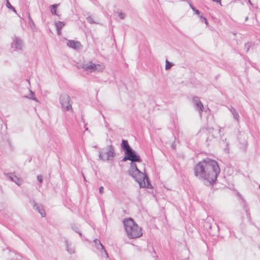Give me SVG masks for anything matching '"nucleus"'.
Returning a JSON list of instances; mask_svg holds the SVG:
<instances>
[{
  "label": "nucleus",
  "instance_id": "nucleus-26",
  "mask_svg": "<svg viewBox=\"0 0 260 260\" xmlns=\"http://www.w3.org/2000/svg\"><path fill=\"white\" fill-rule=\"evenodd\" d=\"M118 15L121 19H123L125 17V14L124 13H122V12H118Z\"/></svg>",
  "mask_w": 260,
  "mask_h": 260
},
{
  "label": "nucleus",
  "instance_id": "nucleus-37",
  "mask_svg": "<svg viewBox=\"0 0 260 260\" xmlns=\"http://www.w3.org/2000/svg\"><path fill=\"white\" fill-rule=\"evenodd\" d=\"M248 20V17H247L246 18H245V20Z\"/></svg>",
  "mask_w": 260,
  "mask_h": 260
},
{
  "label": "nucleus",
  "instance_id": "nucleus-21",
  "mask_svg": "<svg viewBox=\"0 0 260 260\" xmlns=\"http://www.w3.org/2000/svg\"><path fill=\"white\" fill-rule=\"evenodd\" d=\"M173 66V63L169 61L167 59L166 60V70L170 69Z\"/></svg>",
  "mask_w": 260,
  "mask_h": 260
},
{
  "label": "nucleus",
  "instance_id": "nucleus-5",
  "mask_svg": "<svg viewBox=\"0 0 260 260\" xmlns=\"http://www.w3.org/2000/svg\"><path fill=\"white\" fill-rule=\"evenodd\" d=\"M59 100L62 110L63 112H72L73 102L69 95L66 93L61 94L59 96Z\"/></svg>",
  "mask_w": 260,
  "mask_h": 260
},
{
  "label": "nucleus",
  "instance_id": "nucleus-3",
  "mask_svg": "<svg viewBox=\"0 0 260 260\" xmlns=\"http://www.w3.org/2000/svg\"><path fill=\"white\" fill-rule=\"evenodd\" d=\"M123 222L126 234L129 239L137 238L142 236L141 228L133 218L124 219Z\"/></svg>",
  "mask_w": 260,
  "mask_h": 260
},
{
  "label": "nucleus",
  "instance_id": "nucleus-27",
  "mask_svg": "<svg viewBox=\"0 0 260 260\" xmlns=\"http://www.w3.org/2000/svg\"><path fill=\"white\" fill-rule=\"evenodd\" d=\"M37 180L40 183H42L43 181V177L41 175H39L37 176Z\"/></svg>",
  "mask_w": 260,
  "mask_h": 260
},
{
  "label": "nucleus",
  "instance_id": "nucleus-23",
  "mask_svg": "<svg viewBox=\"0 0 260 260\" xmlns=\"http://www.w3.org/2000/svg\"><path fill=\"white\" fill-rule=\"evenodd\" d=\"M87 22L90 24L96 23V22L93 20L91 16H88L86 18Z\"/></svg>",
  "mask_w": 260,
  "mask_h": 260
},
{
  "label": "nucleus",
  "instance_id": "nucleus-36",
  "mask_svg": "<svg viewBox=\"0 0 260 260\" xmlns=\"http://www.w3.org/2000/svg\"><path fill=\"white\" fill-rule=\"evenodd\" d=\"M248 2L251 5H252V4L251 3L250 0H248Z\"/></svg>",
  "mask_w": 260,
  "mask_h": 260
},
{
  "label": "nucleus",
  "instance_id": "nucleus-28",
  "mask_svg": "<svg viewBox=\"0 0 260 260\" xmlns=\"http://www.w3.org/2000/svg\"><path fill=\"white\" fill-rule=\"evenodd\" d=\"M192 11L194 12V13L198 15H200V11L197 9L196 8L193 9Z\"/></svg>",
  "mask_w": 260,
  "mask_h": 260
},
{
  "label": "nucleus",
  "instance_id": "nucleus-16",
  "mask_svg": "<svg viewBox=\"0 0 260 260\" xmlns=\"http://www.w3.org/2000/svg\"><path fill=\"white\" fill-rule=\"evenodd\" d=\"M229 109L230 111H231V112L232 113V114H233V116L234 119L235 120H236V121L237 122H239V118H240L239 113L236 111L235 109L232 106H230L229 108Z\"/></svg>",
  "mask_w": 260,
  "mask_h": 260
},
{
  "label": "nucleus",
  "instance_id": "nucleus-2",
  "mask_svg": "<svg viewBox=\"0 0 260 260\" xmlns=\"http://www.w3.org/2000/svg\"><path fill=\"white\" fill-rule=\"evenodd\" d=\"M124 155L121 161L130 160L131 161L130 167L128 170V174L139 183L141 188L146 186L145 180L148 184L147 187H149V185L151 186L147 175L140 171L135 163L142 162V160L140 155L133 148L125 152Z\"/></svg>",
  "mask_w": 260,
  "mask_h": 260
},
{
  "label": "nucleus",
  "instance_id": "nucleus-17",
  "mask_svg": "<svg viewBox=\"0 0 260 260\" xmlns=\"http://www.w3.org/2000/svg\"><path fill=\"white\" fill-rule=\"evenodd\" d=\"M222 145L223 147L224 151L226 153H229V143L226 141V139L224 140H222Z\"/></svg>",
  "mask_w": 260,
  "mask_h": 260
},
{
  "label": "nucleus",
  "instance_id": "nucleus-34",
  "mask_svg": "<svg viewBox=\"0 0 260 260\" xmlns=\"http://www.w3.org/2000/svg\"><path fill=\"white\" fill-rule=\"evenodd\" d=\"M204 20L205 21V23L206 24H208V21L207 20V19L205 18V17H204Z\"/></svg>",
  "mask_w": 260,
  "mask_h": 260
},
{
  "label": "nucleus",
  "instance_id": "nucleus-15",
  "mask_svg": "<svg viewBox=\"0 0 260 260\" xmlns=\"http://www.w3.org/2000/svg\"><path fill=\"white\" fill-rule=\"evenodd\" d=\"M27 18H28V25H29L30 28H31V29L32 31H36L37 30V28L36 27L34 22L33 21V20L30 16L29 13V12L27 13Z\"/></svg>",
  "mask_w": 260,
  "mask_h": 260
},
{
  "label": "nucleus",
  "instance_id": "nucleus-35",
  "mask_svg": "<svg viewBox=\"0 0 260 260\" xmlns=\"http://www.w3.org/2000/svg\"><path fill=\"white\" fill-rule=\"evenodd\" d=\"M200 17L201 19H203L204 20V17L202 15H201V16H200Z\"/></svg>",
  "mask_w": 260,
  "mask_h": 260
},
{
  "label": "nucleus",
  "instance_id": "nucleus-7",
  "mask_svg": "<svg viewBox=\"0 0 260 260\" xmlns=\"http://www.w3.org/2000/svg\"><path fill=\"white\" fill-rule=\"evenodd\" d=\"M100 67L99 64H95L90 61L88 63L82 64L81 68L84 69L85 71H89L90 72H93L98 70V67Z\"/></svg>",
  "mask_w": 260,
  "mask_h": 260
},
{
  "label": "nucleus",
  "instance_id": "nucleus-8",
  "mask_svg": "<svg viewBox=\"0 0 260 260\" xmlns=\"http://www.w3.org/2000/svg\"><path fill=\"white\" fill-rule=\"evenodd\" d=\"M192 102L194 105L196 109L201 115V112L204 111V107L200 99L198 96H194L192 99Z\"/></svg>",
  "mask_w": 260,
  "mask_h": 260
},
{
  "label": "nucleus",
  "instance_id": "nucleus-22",
  "mask_svg": "<svg viewBox=\"0 0 260 260\" xmlns=\"http://www.w3.org/2000/svg\"><path fill=\"white\" fill-rule=\"evenodd\" d=\"M6 6H7V7L8 9H11V10H12L13 12H14L16 13V10H15V8H14L13 6H12V5H11V4L10 3V2H9L8 1H7V3H6Z\"/></svg>",
  "mask_w": 260,
  "mask_h": 260
},
{
  "label": "nucleus",
  "instance_id": "nucleus-30",
  "mask_svg": "<svg viewBox=\"0 0 260 260\" xmlns=\"http://www.w3.org/2000/svg\"><path fill=\"white\" fill-rule=\"evenodd\" d=\"M104 187L103 186H101L100 188H99V192L100 193V194H103V192H104Z\"/></svg>",
  "mask_w": 260,
  "mask_h": 260
},
{
  "label": "nucleus",
  "instance_id": "nucleus-38",
  "mask_svg": "<svg viewBox=\"0 0 260 260\" xmlns=\"http://www.w3.org/2000/svg\"><path fill=\"white\" fill-rule=\"evenodd\" d=\"M83 176H84V175H83ZM83 177H84V180H85V177L84 176H83Z\"/></svg>",
  "mask_w": 260,
  "mask_h": 260
},
{
  "label": "nucleus",
  "instance_id": "nucleus-19",
  "mask_svg": "<svg viewBox=\"0 0 260 260\" xmlns=\"http://www.w3.org/2000/svg\"><path fill=\"white\" fill-rule=\"evenodd\" d=\"M59 4H53L52 5H51L50 8V11L52 15H57L56 13V9L58 7Z\"/></svg>",
  "mask_w": 260,
  "mask_h": 260
},
{
  "label": "nucleus",
  "instance_id": "nucleus-24",
  "mask_svg": "<svg viewBox=\"0 0 260 260\" xmlns=\"http://www.w3.org/2000/svg\"><path fill=\"white\" fill-rule=\"evenodd\" d=\"M251 43H249V42L245 44V46H244V49L246 50V52H247L249 51L250 47L251 46Z\"/></svg>",
  "mask_w": 260,
  "mask_h": 260
},
{
  "label": "nucleus",
  "instance_id": "nucleus-11",
  "mask_svg": "<svg viewBox=\"0 0 260 260\" xmlns=\"http://www.w3.org/2000/svg\"><path fill=\"white\" fill-rule=\"evenodd\" d=\"M7 178L11 181L15 182L17 185L20 186L22 183V180L14 175L13 174H6Z\"/></svg>",
  "mask_w": 260,
  "mask_h": 260
},
{
  "label": "nucleus",
  "instance_id": "nucleus-29",
  "mask_svg": "<svg viewBox=\"0 0 260 260\" xmlns=\"http://www.w3.org/2000/svg\"><path fill=\"white\" fill-rule=\"evenodd\" d=\"M30 92H31V96H30V97H28V98H29V99H32V100H35V101H37V98H33V97H32V96L34 95V93L33 92H32V91H30Z\"/></svg>",
  "mask_w": 260,
  "mask_h": 260
},
{
  "label": "nucleus",
  "instance_id": "nucleus-20",
  "mask_svg": "<svg viewBox=\"0 0 260 260\" xmlns=\"http://www.w3.org/2000/svg\"><path fill=\"white\" fill-rule=\"evenodd\" d=\"M65 23L60 21H56L55 23V26L56 29H61V28L64 26Z\"/></svg>",
  "mask_w": 260,
  "mask_h": 260
},
{
  "label": "nucleus",
  "instance_id": "nucleus-4",
  "mask_svg": "<svg viewBox=\"0 0 260 260\" xmlns=\"http://www.w3.org/2000/svg\"><path fill=\"white\" fill-rule=\"evenodd\" d=\"M99 153L100 159L105 161L113 160L116 156L114 147L111 145L99 150Z\"/></svg>",
  "mask_w": 260,
  "mask_h": 260
},
{
  "label": "nucleus",
  "instance_id": "nucleus-9",
  "mask_svg": "<svg viewBox=\"0 0 260 260\" xmlns=\"http://www.w3.org/2000/svg\"><path fill=\"white\" fill-rule=\"evenodd\" d=\"M93 242L97 250H98L102 254H104L106 256V257H108V253L105 250L103 244L101 243V241L98 239H95V240H94Z\"/></svg>",
  "mask_w": 260,
  "mask_h": 260
},
{
  "label": "nucleus",
  "instance_id": "nucleus-12",
  "mask_svg": "<svg viewBox=\"0 0 260 260\" xmlns=\"http://www.w3.org/2000/svg\"><path fill=\"white\" fill-rule=\"evenodd\" d=\"M64 243L66 246V250L70 254H73L75 252V247L73 245L72 243L69 242L67 239H65Z\"/></svg>",
  "mask_w": 260,
  "mask_h": 260
},
{
  "label": "nucleus",
  "instance_id": "nucleus-10",
  "mask_svg": "<svg viewBox=\"0 0 260 260\" xmlns=\"http://www.w3.org/2000/svg\"><path fill=\"white\" fill-rule=\"evenodd\" d=\"M31 204L34 205V209L36 211H38L41 214L42 217L45 216V211L42 205L35 203L34 201L32 202Z\"/></svg>",
  "mask_w": 260,
  "mask_h": 260
},
{
  "label": "nucleus",
  "instance_id": "nucleus-32",
  "mask_svg": "<svg viewBox=\"0 0 260 260\" xmlns=\"http://www.w3.org/2000/svg\"><path fill=\"white\" fill-rule=\"evenodd\" d=\"M212 1L216 3L220 4L221 0H212Z\"/></svg>",
  "mask_w": 260,
  "mask_h": 260
},
{
  "label": "nucleus",
  "instance_id": "nucleus-33",
  "mask_svg": "<svg viewBox=\"0 0 260 260\" xmlns=\"http://www.w3.org/2000/svg\"><path fill=\"white\" fill-rule=\"evenodd\" d=\"M61 32V29H57V34L58 35H60Z\"/></svg>",
  "mask_w": 260,
  "mask_h": 260
},
{
  "label": "nucleus",
  "instance_id": "nucleus-31",
  "mask_svg": "<svg viewBox=\"0 0 260 260\" xmlns=\"http://www.w3.org/2000/svg\"><path fill=\"white\" fill-rule=\"evenodd\" d=\"M187 1H188V4L189 5L190 8L192 10H193V9H194L195 7L193 6V5L191 3H190V1L189 0H187Z\"/></svg>",
  "mask_w": 260,
  "mask_h": 260
},
{
  "label": "nucleus",
  "instance_id": "nucleus-6",
  "mask_svg": "<svg viewBox=\"0 0 260 260\" xmlns=\"http://www.w3.org/2000/svg\"><path fill=\"white\" fill-rule=\"evenodd\" d=\"M11 46L15 50H22L24 47V42L21 38L15 36L13 39Z\"/></svg>",
  "mask_w": 260,
  "mask_h": 260
},
{
  "label": "nucleus",
  "instance_id": "nucleus-1",
  "mask_svg": "<svg viewBox=\"0 0 260 260\" xmlns=\"http://www.w3.org/2000/svg\"><path fill=\"white\" fill-rule=\"evenodd\" d=\"M193 172L197 178L206 186H210L216 182L220 169L216 160L206 158L196 164Z\"/></svg>",
  "mask_w": 260,
  "mask_h": 260
},
{
  "label": "nucleus",
  "instance_id": "nucleus-13",
  "mask_svg": "<svg viewBox=\"0 0 260 260\" xmlns=\"http://www.w3.org/2000/svg\"><path fill=\"white\" fill-rule=\"evenodd\" d=\"M67 46L74 49H79L81 46V43L78 41L69 40L67 42Z\"/></svg>",
  "mask_w": 260,
  "mask_h": 260
},
{
  "label": "nucleus",
  "instance_id": "nucleus-40",
  "mask_svg": "<svg viewBox=\"0 0 260 260\" xmlns=\"http://www.w3.org/2000/svg\"><path fill=\"white\" fill-rule=\"evenodd\" d=\"M259 189H260V185H259Z\"/></svg>",
  "mask_w": 260,
  "mask_h": 260
},
{
  "label": "nucleus",
  "instance_id": "nucleus-25",
  "mask_svg": "<svg viewBox=\"0 0 260 260\" xmlns=\"http://www.w3.org/2000/svg\"><path fill=\"white\" fill-rule=\"evenodd\" d=\"M243 208L245 210L247 215L248 216H249L250 215V212H249V209L247 206V205L246 204H244V205H243Z\"/></svg>",
  "mask_w": 260,
  "mask_h": 260
},
{
  "label": "nucleus",
  "instance_id": "nucleus-39",
  "mask_svg": "<svg viewBox=\"0 0 260 260\" xmlns=\"http://www.w3.org/2000/svg\"><path fill=\"white\" fill-rule=\"evenodd\" d=\"M85 130H86V131H87V130H88V128H86L85 129Z\"/></svg>",
  "mask_w": 260,
  "mask_h": 260
},
{
  "label": "nucleus",
  "instance_id": "nucleus-14",
  "mask_svg": "<svg viewBox=\"0 0 260 260\" xmlns=\"http://www.w3.org/2000/svg\"><path fill=\"white\" fill-rule=\"evenodd\" d=\"M121 148L125 153L132 148L129 146L127 140L122 139L121 143Z\"/></svg>",
  "mask_w": 260,
  "mask_h": 260
},
{
  "label": "nucleus",
  "instance_id": "nucleus-18",
  "mask_svg": "<svg viewBox=\"0 0 260 260\" xmlns=\"http://www.w3.org/2000/svg\"><path fill=\"white\" fill-rule=\"evenodd\" d=\"M71 229L76 233H78L79 235V236L82 238V234L80 232L79 230V228L77 226V225L75 224H72L71 225Z\"/></svg>",
  "mask_w": 260,
  "mask_h": 260
}]
</instances>
